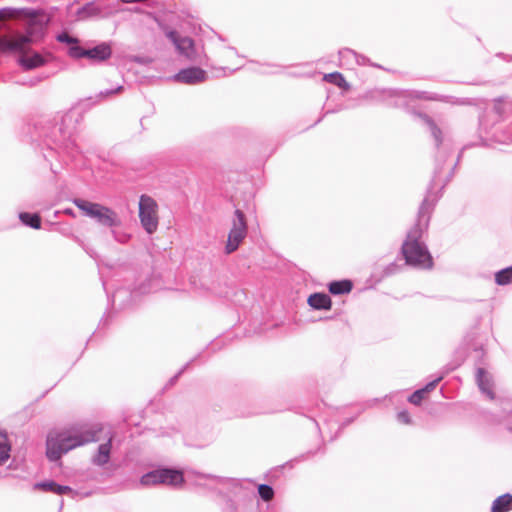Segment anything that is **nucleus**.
<instances>
[{"label":"nucleus","mask_w":512,"mask_h":512,"mask_svg":"<svg viewBox=\"0 0 512 512\" xmlns=\"http://www.w3.org/2000/svg\"><path fill=\"white\" fill-rule=\"evenodd\" d=\"M100 427H72L50 431L46 440V455L51 461H58L63 454L87 443L99 440Z\"/></svg>","instance_id":"nucleus-1"},{"label":"nucleus","mask_w":512,"mask_h":512,"mask_svg":"<svg viewBox=\"0 0 512 512\" xmlns=\"http://www.w3.org/2000/svg\"><path fill=\"white\" fill-rule=\"evenodd\" d=\"M420 230L413 229L402 246L406 262L422 268H430L432 259L426 247L419 241Z\"/></svg>","instance_id":"nucleus-2"},{"label":"nucleus","mask_w":512,"mask_h":512,"mask_svg":"<svg viewBox=\"0 0 512 512\" xmlns=\"http://www.w3.org/2000/svg\"><path fill=\"white\" fill-rule=\"evenodd\" d=\"M74 203L84 215L100 223H115L118 221L117 213L106 206L84 199H75Z\"/></svg>","instance_id":"nucleus-3"},{"label":"nucleus","mask_w":512,"mask_h":512,"mask_svg":"<svg viewBox=\"0 0 512 512\" xmlns=\"http://www.w3.org/2000/svg\"><path fill=\"white\" fill-rule=\"evenodd\" d=\"M184 481L181 471L174 469H160L146 473L140 479V483L144 486L167 484L178 486Z\"/></svg>","instance_id":"nucleus-4"},{"label":"nucleus","mask_w":512,"mask_h":512,"mask_svg":"<svg viewBox=\"0 0 512 512\" xmlns=\"http://www.w3.org/2000/svg\"><path fill=\"white\" fill-rule=\"evenodd\" d=\"M32 23L29 24L27 35L17 34L12 37L2 36L0 37V50L2 51H18L25 53V48L32 42Z\"/></svg>","instance_id":"nucleus-5"},{"label":"nucleus","mask_w":512,"mask_h":512,"mask_svg":"<svg viewBox=\"0 0 512 512\" xmlns=\"http://www.w3.org/2000/svg\"><path fill=\"white\" fill-rule=\"evenodd\" d=\"M167 37L174 43L178 53L189 61H195L198 53L193 39L180 37L176 31H168Z\"/></svg>","instance_id":"nucleus-6"},{"label":"nucleus","mask_w":512,"mask_h":512,"mask_svg":"<svg viewBox=\"0 0 512 512\" xmlns=\"http://www.w3.org/2000/svg\"><path fill=\"white\" fill-rule=\"evenodd\" d=\"M139 218L141 224H157L158 204L148 195H141L139 199Z\"/></svg>","instance_id":"nucleus-7"},{"label":"nucleus","mask_w":512,"mask_h":512,"mask_svg":"<svg viewBox=\"0 0 512 512\" xmlns=\"http://www.w3.org/2000/svg\"><path fill=\"white\" fill-rule=\"evenodd\" d=\"M207 73L199 67H190L180 70L173 76V80L178 83L194 85L206 80Z\"/></svg>","instance_id":"nucleus-8"},{"label":"nucleus","mask_w":512,"mask_h":512,"mask_svg":"<svg viewBox=\"0 0 512 512\" xmlns=\"http://www.w3.org/2000/svg\"><path fill=\"white\" fill-rule=\"evenodd\" d=\"M246 235V226H234L228 234L225 252L231 254L236 251Z\"/></svg>","instance_id":"nucleus-9"},{"label":"nucleus","mask_w":512,"mask_h":512,"mask_svg":"<svg viewBox=\"0 0 512 512\" xmlns=\"http://www.w3.org/2000/svg\"><path fill=\"white\" fill-rule=\"evenodd\" d=\"M112 51L110 45L102 43L92 49H86L85 57L93 61H105L111 57Z\"/></svg>","instance_id":"nucleus-10"},{"label":"nucleus","mask_w":512,"mask_h":512,"mask_svg":"<svg viewBox=\"0 0 512 512\" xmlns=\"http://www.w3.org/2000/svg\"><path fill=\"white\" fill-rule=\"evenodd\" d=\"M112 440L113 436L111 435L106 443L101 444L98 447L96 454L92 457L93 464L97 466H103L109 462L112 448Z\"/></svg>","instance_id":"nucleus-11"},{"label":"nucleus","mask_w":512,"mask_h":512,"mask_svg":"<svg viewBox=\"0 0 512 512\" xmlns=\"http://www.w3.org/2000/svg\"><path fill=\"white\" fill-rule=\"evenodd\" d=\"M477 383L480 390L487 395L490 399H494V392L492 390V382L489 375L482 368L477 371Z\"/></svg>","instance_id":"nucleus-12"},{"label":"nucleus","mask_w":512,"mask_h":512,"mask_svg":"<svg viewBox=\"0 0 512 512\" xmlns=\"http://www.w3.org/2000/svg\"><path fill=\"white\" fill-rule=\"evenodd\" d=\"M20 65L26 69L31 70L45 64V59L38 53H33L32 55H22L19 59Z\"/></svg>","instance_id":"nucleus-13"},{"label":"nucleus","mask_w":512,"mask_h":512,"mask_svg":"<svg viewBox=\"0 0 512 512\" xmlns=\"http://www.w3.org/2000/svg\"><path fill=\"white\" fill-rule=\"evenodd\" d=\"M308 304L315 309L329 310L331 308V299L327 294L315 293L309 296Z\"/></svg>","instance_id":"nucleus-14"},{"label":"nucleus","mask_w":512,"mask_h":512,"mask_svg":"<svg viewBox=\"0 0 512 512\" xmlns=\"http://www.w3.org/2000/svg\"><path fill=\"white\" fill-rule=\"evenodd\" d=\"M512 509V495L504 494L496 498L492 504L491 512H508Z\"/></svg>","instance_id":"nucleus-15"},{"label":"nucleus","mask_w":512,"mask_h":512,"mask_svg":"<svg viewBox=\"0 0 512 512\" xmlns=\"http://www.w3.org/2000/svg\"><path fill=\"white\" fill-rule=\"evenodd\" d=\"M11 443L5 431L0 430V465L4 464L10 457Z\"/></svg>","instance_id":"nucleus-16"},{"label":"nucleus","mask_w":512,"mask_h":512,"mask_svg":"<svg viewBox=\"0 0 512 512\" xmlns=\"http://www.w3.org/2000/svg\"><path fill=\"white\" fill-rule=\"evenodd\" d=\"M323 80L328 82V83H331L333 85H336V86H338L339 88H341L343 90H349L350 89L349 83L346 81L344 76L341 73H339V72H333V73L325 74L323 76Z\"/></svg>","instance_id":"nucleus-17"},{"label":"nucleus","mask_w":512,"mask_h":512,"mask_svg":"<svg viewBox=\"0 0 512 512\" xmlns=\"http://www.w3.org/2000/svg\"><path fill=\"white\" fill-rule=\"evenodd\" d=\"M352 283L349 280L335 281L329 284V291L334 295L349 293Z\"/></svg>","instance_id":"nucleus-18"},{"label":"nucleus","mask_w":512,"mask_h":512,"mask_svg":"<svg viewBox=\"0 0 512 512\" xmlns=\"http://www.w3.org/2000/svg\"><path fill=\"white\" fill-rule=\"evenodd\" d=\"M495 281L498 285H506L512 282V266L505 268L495 275Z\"/></svg>","instance_id":"nucleus-19"},{"label":"nucleus","mask_w":512,"mask_h":512,"mask_svg":"<svg viewBox=\"0 0 512 512\" xmlns=\"http://www.w3.org/2000/svg\"><path fill=\"white\" fill-rule=\"evenodd\" d=\"M258 493L264 501H270L274 496L272 487L266 484H261L258 486Z\"/></svg>","instance_id":"nucleus-20"},{"label":"nucleus","mask_w":512,"mask_h":512,"mask_svg":"<svg viewBox=\"0 0 512 512\" xmlns=\"http://www.w3.org/2000/svg\"><path fill=\"white\" fill-rule=\"evenodd\" d=\"M20 219L23 222V224L34 225V224H40V222H41V217L37 213H34V214L21 213L20 214Z\"/></svg>","instance_id":"nucleus-21"},{"label":"nucleus","mask_w":512,"mask_h":512,"mask_svg":"<svg viewBox=\"0 0 512 512\" xmlns=\"http://www.w3.org/2000/svg\"><path fill=\"white\" fill-rule=\"evenodd\" d=\"M18 16H19V12L15 9H12V8L0 9V21L15 19Z\"/></svg>","instance_id":"nucleus-22"},{"label":"nucleus","mask_w":512,"mask_h":512,"mask_svg":"<svg viewBox=\"0 0 512 512\" xmlns=\"http://www.w3.org/2000/svg\"><path fill=\"white\" fill-rule=\"evenodd\" d=\"M85 52L86 49L79 47L77 44H74L69 48V55L76 59L85 57Z\"/></svg>","instance_id":"nucleus-23"},{"label":"nucleus","mask_w":512,"mask_h":512,"mask_svg":"<svg viewBox=\"0 0 512 512\" xmlns=\"http://www.w3.org/2000/svg\"><path fill=\"white\" fill-rule=\"evenodd\" d=\"M426 394V389H420L415 391L410 397L409 401L414 405H419Z\"/></svg>","instance_id":"nucleus-24"},{"label":"nucleus","mask_w":512,"mask_h":512,"mask_svg":"<svg viewBox=\"0 0 512 512\" xmlns=\"http://www.w3.org/2000/svg\"><path fill=\"white\" fill-rule=\"evenodd\" d=\"M57 486H59V484H57L54 481H50V482L38 483V484H36L35 487L41 488V489H43L45 491H50V492L56 494L57 493Z\"/></svg>","instance_id":"nucleus-25"},{"label":"nucleus","mask_w":512,"mask_h":512,"mask_svg":"<svg viewBox=\"0 0 512 512\" xmlns=\"http://www.w3.org/2000/svg\"><path fill=\"white\" fill-rule=\"evenodd\" d=\"M57 39H58V41L65 42L71 46L74 44H78V42H79L78 39L69 36L67 33H62V34L58 35Z\"/></svg>","instance_id":"nucleus-26"},{"label":"nucleus","mask_w":512,"mask_h":512,"mask_svg":"<svg viewBox=\"0 0 512 512\" xmlns=\"http://www.w3.org/2000/svg\"><path fill=\"white\" fill-rule=\"evenodd\" d=\"M84 13H86L87 16H93L98 15L100 13V8L94 5L93 3L86 5L83 8Z\"/></svg>","instance_id":"nucleus-27"},{"label":"nucleus","mask_w":512,"mask_h":512,"mask_svg":"<svg viewBox=\"0 0 512 512\" xmlns=\"http://www.w3.org/2000/svg\"><path fill=\"white\" fill-rule=\"evenodd\" d=\"M397 418H398V420L400 422H402L404 424H410L411 423L410 416H409L408 412H406V411L399 412L398 415H397Z\"/></svg>","instance_id":"nucleus-28"},{"label":"nucleus","mask_w":512,"mask_h":512,"mask_svg":"<svg viewBox=\"0 0 512 512\" xmlns=\"http://www.w3.org/2000/svg\"><path fill=\"white\" fill-rule=\"evenodd\" d=\"M117 228H122L123 226H116ZM113 234L117 238V240L124 242L126 240L127 235L125 233H122L120 229L114 230Z\"/></svg>","instance_id":"nucleus-29"},{"label":"nucleus","mask_w":512,"mask_h":512,"mask_svg":"<svg viewBox=\"0 0 512 512\" xmlns=\"http://www.w3.org/2000/svg\"><path fill=\"white\" fill-rule=\"evenodd\" d=\"M72 492V489L68 486H62V485H59L57 486V493L58 495H62V494H66V493H71Z\"/></svg>","instance_id":"nucleus-30"},{"label":"nucleus","mask_w":512,"mask_h":512,"mask_svg":"<svg viewBox=\"0 0 512 512\" xmlns=\"http://www.w3.org/2000/svg\"><path fill=\"white\" fill-rule=\"evenodd\" d=\"M441 378H438L434 381H432L431 383H429L424 389H426V393L429 392L430 390L434 389V387L436 386L437 382L440 381Z\"/></svg>","instance_id":"nucleus-31"},{"label":"nucleus","mask_w":512,"mask_h":512,"mask_svg":"<svg viewBox=\"0 0 512 512\" xmlns=\"http://www.w3.org/2000/svg\"><path fill=\"white\" fill-rule=\"evenodd\" d=\"M236 215H237V218H238L239 222H240L241 224H243V223H244V221H245V220H244V214H243L241 211L237 210V211H236Z\"/></svg>","instance_id":"nucleus-32"},{"label":"nucleus","mask_w":512,"mask_h":512,"mask_svg":"<svg viewBox=\"0 0 512 512\" xmlns=\"http://www.w3.org/2000/svg\"><path fill=\"white\" fill-rule=\"evenodd\" d=\"M145 228H146V231L148 234H152L156 231L157 226L149 225V226H145Z\"/></svg>","instance_id":"nucleus-33"},{"label":"nucleus","mask_w":512,"mask_h":512,"mask_svg":"<svg viewBox=\"0 0 512 512\" xmlns=\"http://www.w3.org/2000/svg\"><path fill=\"white\" fill-rule=\"evenodd\" d=\"M26 15L28 17H30L31 19H33V18H35L37 16V12H35V11L28 12Z\"/></svg>","instance_id":"nucleus-34"},{"label":"nucleus","mask_w":512,"mask_h":512,"mask_svg":"<svg viewBox=\"0 0 512 512\" xmlns=\"http://www.w3.org/2000/svg\"><path fill=\"white\" fill-rule=\"evenodd\" d=\"M122 89V87H118L117 90L115 92H118Z\"/></svg>","instance_id":"nucleus-35"},{"label":"nucleus","mask_w":512,"mask_h":512,"mask_svg":"<svg viewBox=\"0 0 512 512\" xmlns=\"http://www.w3.org/2000/svg\"><path fill=\"white\" fill-rule=\"evenodd\" d=\"M33 227H34V228H36V229H38V228H40L41 226L35 225V226H33Z\"/></svg>","instance_id":"nucleus-36"}]
</instances>
